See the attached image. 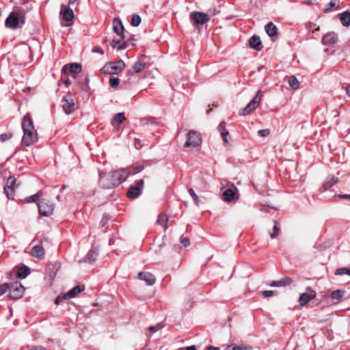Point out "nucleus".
Instances as JSON below:
<instances>
[{"instance_id": "obj_6", "label": "nucleus", "mask_w": 350, "mask_h": 350, "mask_svg": "<svg viewBox=\"0 0 350 350\" xmlns=\"http://www.w3.org/2000/svg\"><path fill=\"white\" fill-rule=\"evenodd\" d=\"M202 142L200 133L194 131H190L187 134V141L184 144V147H196Z\"/></svg>"}, {"instance_id": "obj_15", "label": "nucleus", "mask_w": 350, "mask_h": 350, "mask_svg": "<svg viewBox=\"0 0 350 350\" xmlns=\"http://www.w3.org/2000/svg\"><path fill=\"white\" fill-rule=\"evenodd\" d=\"M138 278L144 280L148 286H152L156 282L155 276L150 272H139Z\"/></svg>"}, {"instance_id": "obj_23", "label": "nucleus", "mask_w": 350, "mask_h": 350, "mask_svg": "<svg viewBox=\"0 0 350 350\" xmlns=\"http://www.w3.org/2000/svg\"><path fill=\"white\" fill-rule=\"evenodd\" d=\"M98 254V250L96 248L92 249L87 254L83 261L89 262V263H92V262H94Z\"/></svg>"}, {"instance_id": "obj_58", "label": "nucleus", "mask_w": 350, "mask_h": 350, "mask_svg": "<svg viewBox=\"0 0 350 350\" xmlns=\"http://www.w3.org/2000/svg\"><path fill=\"white\" fill-rule=\"evenodd\" d=\"M66 70H67V66H66V65H65L64 66H63L62 71L63 72L66 73Z\"/></svg>"}, {"instance_id": "obj_38", "label": "nucleus", "mask_w": 350, "mask_h": 350, "mask_svg": "<svg viewBox=\"0 0 350 350\" xmlns=\"http://www.w3.org/2000/svg\"><path fill=\"white\" fill-rule=\"evenodd\" d=\"M42 192L39 191V192L36 193L34 195H32V196H29V197H27L25 198V202H27V203L33 202H36L38 200V198L39 197H40L42 196Z\"/></svg>"}, {"instance_id": "obj_12", "label": "nucleus", "mask_w": 350, "mask_h": 350, "mask_svg": "<svg viewBox=\"0 0 350 350\" xmlns=\"http://www.w3.org/2000/svg\"><path fill=\"white\" fill-rule=\"evenodd\" d=\"M233 189H227L222 194V199L226 202H236L239 200L238 190L232 184Z\"/></svg>"}, {"instance_id": "obj_4", "label": "nucleus", "mask_w": 350, "mask_h": 350, "mask_svg": "<svg viewBox=\"0 0 350 350\" xmlns=\"http://www.w3.org/2000/svg\"><path fill=\"white\" fill-rule=\"evenodd\" d=\"M126 65L123 60L120 59L116 62H107L105 66L101 69V71L104 73L109 75L118 74L122 71Z\"/></svg>"}, {"instance_id": "obj_37", "label": "nucleus", "mask_w": 350, "mask_h": 350, "mask_svg": "<svg viewBox=\"0 0 350 350\" xmlns=\"http://www.w3.org/2000/svg\"><path fill=\"white\" fill-rule=\"evenodd\" d=\"M334 274L336 275H342L347 274L350 276V269L341 267L336 270Z\"/></svg>"}, {"instance_id": "obj_64", "label": "nucleus", "mask_w": 350, "mask_h": 350, "mask_svg": "<svg viewBox=\"0 0 350 350\" xmlns=\"http://www.w3.org/2000/svg\"><path fill=\"white\" fill-rule=\"evenodd\" d=\"M126 83H130L131 82V79H128L126 81H125Z\"/></svg>"}, {"instance_id": "obj_27", "label": "nucleus", "mask_w": 350, "mask_h": 350, "mask_svg": "<svg viewBox=\"0 0 350 350\" xmlns=\"http://www.w3.org/2000/svg\"><path fill=\"white\" fill-rule=\"evenodd\" d=\"M340 19L342 25L344 27H349L350 25V13L344 12L340 14Z\"/></svg>"}, {"instance_id": "obj_54", "label": "nucleus", "mask_w": 350, "mask_h": 350, "mask_svg": "<svg viewBox=\"0 0 350 350\" xmlns=\"http://www.w3.org/2000/svg\"><path fill=\"white\" fill-rule=\"evenodd\" d=\"M345 91L347 94L350 97V84L347 85L345 88Z\"/></svg>"}, {"instance_id": "obj_10", "label": "nucleus", "mask_w": 350, "mask_h": 350, "mask_svg": "<svg viewBox=\"0 0 350 350\" xmlns=\"http://www.w3.org/2000/svg\"><path fill=\"white\" fill-rule=\"evenodd\" d=\"M16 179L14 176H10L4 185V193L9 199H14V188L16 187Z\"/></svg>"}, {"instance_id": "obj_3", "label": "nucleus", "mask_w": 350, "mask_h": 350, "mask_svg": "<svg viewBox=\"0 0 350 350\" xmlns=\"http://www.w3.org/2000/svg\"><path fill=\"white\" fill-rule=\"evenodd\" d=\"M25 22V12L21 9L14 10L5 20V26L12 29L20 27V23L23 25Z\"/></svg>"}, {"instance_id": "obj_59", "label": "nucleus", "mask_w": 350, "mask_h": 350, "mask_svg": "<svg viewBox=\"0 0 350 350\" xmlns=\"http://www.w3.org/2000/svg\"><path fill=\"white\" fill-rule=\"evenodd\" d=\"M64 83L66 85V86H68L71 83V82L70 80L68 79L65 81Z\"/></svg>"}, {"instance_id": "obj_61", "label": "nucleus", "mask_w": 350, "mask_h": 350, "mask_svg": "<svg viewBox=\"0 0 350 350\" xmlns=\"http://www.w3.org/2000/svg\"><path fill=\"white\" fill-rule=\"evenodd\" d=\"M211 12V10H210ZM216 14V9L214 8L212 11V14H211V16H214Z\"/></svg>"}, {"instance_id": "obj_44", "label": "nucleus", "mask_w": 350, "mask_h": 350, "mask_svg": "<svg viewBox=\"0 0 350 350\" xmlns=\"http://www.w3.org/2000/svg\"><path fill=\"white\" fill-rule=\"evenodd\" d=\"M273 222H274L273 232L270 234L271 239H274L275 237H276L280 232V230H279L278 227L277 226V224H278L277 221L275 220H273Z\"/></svg>"}, {"instance_id": "obj_55", "label": "nucleus", "mask_w": 350, "mask_h": 350, "mask_svg": "<svg viewBox=\"0 0 350 350\" xmlns=\"http://www.w3.org/2000/svg\"><path fill=\"white\" fill-rule=\"evenodd\" d=\"M206 350H219V349L213 346H208L206 348Z\"/></svg>"}, {"instance_id": "obj_42", "label": "nucleus", "mask_w": 350, "mask_h": 350, "mask_svg": "<svg viewBox=\"0 0 350 350\" xmlns=\"http://www.w3.org/2000/svg\"><path fill=\"white\" fill-rule=\"evenodd\" d=\"M120 83V80L117 77H114L113 76L111 77L109 79V85L112 88H116Z\"/></svg>"}, {"instance_id": "obj_8", "label": "nucleus", "mask_w": 350, "mask_h": 350, "mask_svg": "<svg viewBox=\"0 0 350 350\" xmlns=\"http://www.w3.org/2000/svg\"><path fill=\"white\" fill-rule=\"evenodd\" d=\"M144 182L143 179H140L135 182V185H131L128 191L127 196L129 198H135L140 196L144 188Z\"/></svg>"}, {"instance_id": "obj_43", "label": "nucleus", "mask_w": 350, "mask_h": 350, "mask_svg": "<svg viewBox=\"0 0 350 350\" xmlns=\"http://www.w3.org/2000/svg\"><path fill=\"white\" fill-rule=\"evenodd\" d=\"M163 327H164V324L163 323H159L157 324L156 325L150 326L148 327V330L152 333H154V332H157V331H159V329H161V328H163Z\"/></svg>"}, {"instance_id": "obj_29", "label": "nucleus", "mask_w": 350, "mask_h": 350, "mask_svg": "<svg viewBox=\"0 0 350 350\" xmlns=\"http://www.w3.org/2000/svg\"><path fill=\"white\" fill-rule=\"evenodd\" d=\"M29 274L30 269L27 266L21 267L17 272L18 278L21 279L25 278Z\"/></svg>"}, {"instance_id": "obj_40", "label": "nucleus", "mask_w": 350, "mask_h": 350, "mask_svg": "<svg viewBox=\"0 0 350 350\" xmlns=\"http://www.w3.org/2000/svg\"><path fill=\"white\" fill-rule=\"evenodd\" d=\"M189 193L191 196L193 200L197 206L200 205V201L198 196L196 194L194 190L192 188L189 189Z\"/></svg>"}, {"instance_id": "obj_17", "label": "nucleus", "mask_w": 350, "mask_h": 350, "mask_svg": "<svg viewBox=\"0 0 350 350\" xmlns=\"http://www.w3.org/2000/svg\"><path fill=\"white\" fill-rule=\"evenodd\" d=\"M338 40L337 34L334 32H329L323 36L322 42L325 45H332L336 43Z\"/></svg>"}, {"instance_id": "obj_25", "label": "nucleus", "mask_w": 350, "mask_h": 350, "mask_svg": "<svg viewBox=\"0 0 350 350\" xmlns=\"http://www.w3.org/2000/svg\"><path fill=\"white\" fill-rule=\"evenodd\" d=\"M225 125H226V122H221L219 126H218V129L220 132V134L222 137V139L224 140V142L225 144H228V139H227V137L228 135H229V133L228 131L225 128Z\"/></svg>"}, {"instance_id": "obj_35", "label": "nucleus", "mask_w": 350, "mask_h": 350, "mask_svg": "<svg viewBox=\"0 0 350 350\" xmlns=\"http://www.w3.org/2000/svg\"><path fill=\"white\" fill-rule=\"evenodd\" d=\"M345 295V291L342 290H336L334 291L331 294V297L333 299H336L338 301H340L341 298Z\"/></svg>"}, {"instance_id": "obj_26", "label": "nucleus", "mask_w": 350, "mask_h": 350, "mask_svg": "<svg viewBox=\"0 0 350 350\" xmlns=\"http://www.w3.org/2000/svg\"><path fill=\"white\" fill-rule=\"evenodd\" d=\"M265 31L269 36L273 37L277 33L276 26L271 22L269 23L265 27Z\"/></svg>"}, {"instance_id": "obj_32", "label": "nucleus", "mask_w": 350, "mask_h": 350, "mask_svg": "<svg viewBox=\"0 0 350 350\" xmlns=\"http://www.w3.org/2000/svg\"><path fill=\"white\" fill-rule=\"evenodd\" d=\"M110 45L117 50L123 49L125 47L124 43L122 42V40H112L110 42Z\"/></svg>"}, {"instance_id": "obj_47", "label": "nucleus", "mask_w": 350, "mask_h": 350, "mask_svg": "<svg viewBox=\"0 0 350 350\" xmlns=\"http://www.w3.org/2000/svg\"><path fill=\"white\" fill-rule=\"evenodd\" d=\"M274 294L273 291H264L262 293V295L263 297H271Z\"/></svg>"}, {"instance_id": "obj_22", "label": "nucleus", "mask_w": 350, "mask_h": 350, "mask_svg": "<svg viewBox=\"0 0 350 350\" xmlns=\"http://www.w3.org/2000/svg\"><path fill=\"white\" fill-rule=\"evenodd\" d=\"M81 292V289L80 286H76L74 288H72L71 290H70L68 293H65L63 295V298L66 299H70L73 297H75L76 295L79 294Z\"/></svg>"}, {"instance_id": "obj_2", "label": "nucleus", "mask_w": 350, "mask_h": 350, "mask_svg": "<svg viewBox=\"0 0 350 350\" xmlns=\"http://www.w3.org/2000/svg\"><path fill=\"white\" fill-rule=\"evenodd\" d=\"M22 129L23 131L22 144L25 146H29L34 144L38 139V134L29 113H27L23 119Z\"/></svg>"}, {"instance_id": "obj_14", "label": "nucleus", "mask_w": 350, "mask_h": 350, "mask_svg": "<svg viewBox=\"0 0 350 350\" xmlns=\"http://www.w3.org/2000/svg\"><path fill=\"white\" fill-rule=\"evenodd\" d=\"M308 290L310 291V293H303L300 295L299 298V303L301 306H306L308 301L314 298L316 296V293L314 291H312L311 288L308 287Z\"/></svg>"}, {"instance_id": "obj_60", "label": "nucleus", "mask_w": 350, "mask_h": 350, "mask_svg": "<svg viewBox=\"0 0 350 350\" xmlns=\"http://www.w3.org/2000/svg\"><path fill=\"white\" fill-rule=\"evenodd\" d=\"M312 27V23H310L306 24V27L308 29L311 28Z\"/></svg>"}, {"instance_id": "obj_19", "label": "nucleus", "mask_w": 350, "mask_h": 350, "mask_svg": "<svg viewBox=\"0 0 350 350\" xmlns=\"http://www.w3.org/2000/svg\"><path fill=\"white\" fill-rule=\"evenodd\" d=\"M250 46L251 48L256 50L260 51L262 49V42L260 40V38L258 36H253L250 39Z\"/></svg>"}, {"instance_id": "obj_5", "label": "nucleus", "mask_w": 350, "mask_h": 350, "mask_svg": "<svg viewBox=\"0 0 350 350\" xmlns=\"http://www.w3.org/2000/svg\"><path fill=\"white\" fill-rule=\"evenodd\" d=\"M262 97V92L260 90H258L256 92V96L253 98V99L248 103V105L239 111V115L243 116L250 114L252 111L256 109L258 106Z\"/></svg>"}, {"instance_id": "obj_45", "label": "nucleus", "mask_w": 350, "mask_h": 350, "mask_svg": "<svg viewBox=\"0 0 350 350\" xmlns=\"http://www.w3.org/2000/svg\"><path fill=\"white\" fill-rule=\"evenodd\" d=\"M10 291V286L7 284L0 285V296Z\"/></svg>"}, {"instance_id": "obj_24", "label": "nucleus", "mask_w": 350, "mask_h": 350, "mask_svg": "<svg viewBox=\"0 0 350 350\" xmlns=\"http://www.w3.org/2000/svg\"><path fill=\"white\" fill-rule=\"evenodd\" d=\"M291 283V280L289 278L285 277L279 280L273 281L269 285L274 287L284 286Z\"/></svg>"}, {"instance_id": "obj_48", "label": "nucleus", "mask_w": 350, "mask_h": 350, "mask_svg": "<svg viewBox=\"0 0 350 350\" xmlns=\"http://www.w3.org/2000/svg\"><path fill=\"white\" fill-rule=\"evenodd\" d=\"M180 242L183 244L185 247H187L190 244L189 239L187 237H181Z\"/></svg>"}, {"instance_id": "obj_49", "label": "nucleus", "mask_w": 350, "mask_h": 350, "mask_svg": "<svg viewBox=\"0 0 350 350\" xmlns=\"http://www.w3.org/2000/svg\"><path fill=\"white\" fill-rule=\"evenodd\" d=\"M93 53H99L101 55L104 54V51L100 46H96L92 49Z\"/></svg>"}, {"instance_id": "obj_28", "label": "nucleus", "mask_w": 350, "mask_h": 350, "mask_svg": "<svg viewBox=\"0 0 350 350\" xmlns=\"http://www.w3.org/2000/svg\"><path fill=\"white\" fill-rule=\"evenodd\" d=\"M338 181V178L334 176H329L327 181L323 184V188L324 191L328 190L334 186Z\"/></svg>"}, {"instance_id": "obj_53", "label": "nucleus", "mask_w": 350, "mask_h": 350, "mask_svg": "<svg viewBox=\"0 0 350 350\" xmlns=\"http://www.w3.org/2000/svg\"><path fill=\"white\" fill-rule=\"evenodd\" d=\"M63 299H64L63 298V296H62V297L58 296V297L55 299V304L57 305V304H59V302H60L62 300H63Z\"/></svg>"}, {"instance_id": "obj_41", "label": "nucleus", "mask_w": 350, "mask_h": 350, "mask_svg": "<svg viewBox=\"0 0 350 350\" xmlns=\"http://www.w3.org/2000/svg\"><path fill=\"white\" fill-rule=\"evenodd\" d=\"M142 19L139 15L135 14L133 16L131 20V24L134 27H137L141 23Z\"/></svg>"}, {"instance_id": "obj_34", "label": "nucleus", "mask_w": 350, "mask_h": 350, "mask_svg": "<svg viewBox=\"0 0 350 350\" xmlns=\"http://www.w3.org/2000/svg\"><path fill=\"white\" fill-rule=\"evenodd\" d=\"M69 70L71 73L78 74L81 72L82 67L80 64L72 63L69 65Z\"/></svg>"}, {"instance_id": "obj_13", "label": "nucleus", "mask_w": 350, "mask_h": 350, "mask_svg": "<svg viewBox=\"0 0 350 350\" xmlns=\"http://www.w3.org/2000/svg\"><path fill=\"white\" fill-rule=\"evenodd\" d=\"M25 288L21 283H15L10 286L9 297L11 299H18L23 296Z\"/></svg>"}, {"instance_id": "obj_21", "label": "nucleus", "mask_w": 350, "mask_h": 350, "mask_svg": "<svg viewBox=\"0 0 350 350\" xmlns=\"http://www.w3.org/2000/svg\"><path fill=\"white\" fill-rule=\"evenodd\" d=\"M113 31L116 32L118 36H120L122 39L124 38V35L123 33L124 27L122 24V22L120 20L114 19L113 20Z\"/></svg>"}, {"instance_id": "obj_16", "label": "nucleus", "mask_w": 350, "mask_h": 350, "mask_svg": "<svg viewBox=\"0 0 350 350\" xmlns=\"http://www.w3.org/2000/svg\"><path fill=\"white\" fill-rule=\"evenodd\" d=\"M60 15L62 18L66 22H71L74 18V12L72 10L64 5L61 6Z\"/></svg>"}, {"instance_id": "obj_18", "label": "nucleus", "mask_w": 350, "mask_h": 350, "mask_svg": "<svg viewBox=\"0 0 350 350\" xmlns=\"http://www.w3.org/2000/svg\"><path fill=\"white\" fill-rule=\"evenodd\" d=\"M44 254H45L44 249L41 244L35 245L34 247H32L31 251V254L33 257L38 258H42L44 256Z\"/></svg>"}, {"instance_id": "obj_51", "label": "nucleus", "mask_w": 350, "mask_h": 350, "mask_svg": "<svg viewBox=\"0 0 350 350\" xmlns=\"http://www.w3.org/2000/svg\"><path fill=\"white\" fill-rule=\"evenodd\" d=\"M338 196L340 198L348 200L350 201V195L349 194H339Z\"/></svg>"}, {"instance_id": "obj_9", "label": "nucleus", "mask_w": 350, "mask_h": 350, "mask_svg": "<svg viewBox=\"0 0 350 350\" xmlns=\"http://www.w3.org/2000/svg\"><path fill=\"white\" fill-rule=\"evenodd\" d=\"M62 103L63 110L67 115L72 113L76 109L75 100L71 96H64Z\"/></svg>"}, {"instance_id": "obj_36", "label": "nucleus", "mask_w": 350, "mask_h": 350, "mask_svg": "<svg viewBox=\"0 0 350 350\" xmlns=\"http://www.w3.org/2000/svg\"><path fill=\"white\" fill-rule=\"evenodd\" d=\"M338 3L339 0H331L330 2L326 6V8L324 9V12H330L334 7L338 5Z\"/></svg>"}, {"instance_id": "obj_63", "label": "nucleus", "mask_w": 350, "mask_h": 350, "mask_svg": "<svg viewBox=\"0 0 350 350\" xmlns=\"http://www.w3.org/2000/svg\"><path fill=\"white\" fill-rule=\"evenodd\" d=\"M66 188V185H63L62 186V189H65Z\"/></svg>"}, {"instance_id": "obj_56", "label": "nucleus", "mask_w": 350, "mask_h": 350, "mask_svg": "<svg viewBox=\"0 0 350 350\" xmlns=\"http://www.w3.org/2000/svg\"><path fill=\"white\" fill-rule=\"evenodd\" d=\"M308 3L315 5L317 3V0H308Z\"/></svg>"}, {"instance_id": "obj_11", "label": "nucleus", "mask_w": 350, "mask_h": 350, "mask_svg": "<svg viewBox=\"0 0 350 350\" xmlns=\"http://www.w3.org/2000/svg\"><path fill=\"white\" fill-rule=\"evenodd\" d=\"M210 18L208 14L202 12H192L190 13V18L194 21L196 25H204L210 20Z\"/></svg>"}, {"instance_id": "obj_1", "label": "nucleus", "mask_w": 350, "mask_h": 350, "mask_svg": "<svg viewBox=\"0 0 350 350\" xmlns=\"http://www.w3.org/2000/svg\"><path fill=\"white\" fill-rule=\"evenodd\" d=\"M142 170V166H137L111 171L107 175L100 173V184L105 189H112L124 182L129 174H135Z\"/></svg>"}, {"instance_id": "obj_33", "label": "nucleus", "mask_w": 350, "mask_h": 350, "mask_svg": "<svg viewBox=\"0 0 350 350\" xmlns=\"http://www.w3.org/2000/svg\"><path fill=\"white\" fill-rule=\"evenodd\" d=\"M288 84L293 90H297L299 86V81L296 77L293 75L288 78Z\"/></svg>"}, {"instance_id": "obj_31", "label": "nucleus", "mask_w": 350, "mask_h": 350, "mask_svg": "<svg viewBox=\"0 0 350 350\" xmlns=\"http://www.w3.org/2000/svg\"><path fill=\"white\" fill-rule=\"evenodd\" d=\"M125 119L123 113H118L114 116V117L112 119L111 124L113 126L118 125L123 122L124 120Z\"/></svg>"}, {"instance_id": "obj_46", "label": "nucleus", "mask_w": 350, "mask_h": 350, "mask_svg": "<svg viewBox=\"0 0 350 350\" xmlns=\"http://www.w3.org/2000/svg\"><path fill=\"white\" fill-rule=\"evenodd\" d=\"M270 134L269 129H262L258 131V135L260 137H267Z\"/></svg>"}, {"instance_id": "obj_30", "label": "nucleus", "mask_w": 350, "mask_h": 350, "mask_svg": "<svg viewBox=\"0 0 350 350\" xmlns=\"http://www.w3.org/2000/svg\"><path fill=\"white\" fill-rule=\"evenodd\" d=\"M168 221V217L167 215L164 214H161L159 215L157 223L163 226L165 230H167L168 226H167V222Z\"/></svg>"}, {"instance_id": "obj_50", "label": "nucleus", "mask_w": 350, "mask_h": 350, "mask_svg": "<svg viewBox=\"0 0 350 350\" xmlns=\"http://www.w3.org/2000/svg\"><path fill=\"white\" fill-rule=\"evenodd\" d=\"M134 145H135V147L138 150L142 147L141 142L139 139H135Z\"/></svg>"}, {"instance_id": "obj_7", "label": "nucleus", "mask_w": 350, "mask_h": 350, "mask_svg": "<svg viewBox=\"0 0 350 350\" xmlns=\"http://www.w3.org/2000/svg\"><path fill=\"white\" fill-rule=\"evenodd\" d=\"M39 213L41 215L48 217L51 215L54 210V204L46 200H42L38 202Z\"/></svg>"}, {"instance_id": "obj_57", "label": "nucleus", "mask_w": 350, "mask_h": 350, "mask_svg": "<svg viewBox=\"0 0 350 350\" xmlns=\"http://www.w3.org/2000/svg\"><path fill=\"white\" fill-rule=\"evenodd\" d=\"M29 350H45V349L41 347H33Z\"/></svg>"}, {"instance_id": "obj_62", "label": "nucleus", "mask_w": 350, "mask_h": 350, "mask_svg": "<svg viewBox=\"0 0 350 350\" xmlns=\"http://www.w3.org/2000/svg\"><path fill=\"white\" fill-rule=\"evenodd\" d=\"M77 0H69V4H74Z\"/></svg>"}, {"instance_id": "obj_52", "label": "nucleus", "mask_w": 350, "mask_h": 350, "mask_svg": "<svg viewBox=\"0 0 350 350\" xmlns=\"http://www.w3.org/2000/svg\"><path fill=\"white\" fill-rule=\"evenodd\" d=\"M1 139L3 142H5L9 139V136L8 134H2L1 135Z\"/></svg>"}, {"instance_id": "obj_20", "label": "nucleus", "mask_w": 350, "mask_h": 350, "mask_svg": "<svg viewBox=\"0 0 350 350\" xmlns=\"http://www.w3.org/2000/svg\"><path fill=\"white\" fill-rule=\"evenodd\" d=\"M146 64L144 62L138 61L136 62L132 66L133 71L129 70L127 71L128 75H133V72L135 73L141 72L145 68Z\"/></svg>"}, {"instance_id": "obj_39", "label": "nucleus", "mask_w": 350, "mask_h": 350, "mask_svg": "<svg viewBox=\"0 0 350 350\" xmlns=\"http://www.w3.org/2000/svg\"><path fill=\"white\" fill-rule=\"evenodd\" d=\"M224 350H250V348H248L245 346L239 347L234 344L228 346Z\"/></svg>"}]
</instances>
